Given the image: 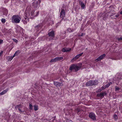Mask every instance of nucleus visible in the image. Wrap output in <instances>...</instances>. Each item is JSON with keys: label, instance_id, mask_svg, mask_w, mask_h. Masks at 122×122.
<instances>
[{"label": "nucleus", "instance_id": "20", "mask_svg": "<svg viewBox=\"0 0 122 122\" xmlns=\"http://www.w3.org/2000/svg\"><path fill=\"white\" fill-rule=\"evenodd\" d=\"M56 58L57 61H59L61 60H62L63 58V57H56Z\"/></svg>", "mask_w": 122, "mask_h": 122}, {"label": "nucleus", "instance_id": "25", "mask_svg": "<svg viewBox=\"0 0 122 122\" xmlns=\"http://www.w3.org/2000/svg\"><path fill=\"white\" fill-rule=\"evenodd\" d=\"M111 84V82L109 83L108 84L105 85V87H109L110 85V84Z\"/></svg>", "mask_w": 122, "mask_h": 122}, {"label": "nucleus", "instance_id": "14", "mask_svg": "<svg viewBox=\"0 0 122 122\" xmlns=\"http://www.w3.org/2000/svg\"><path fill=\"white\" fill-rule=\"evenodd\" d=\"M71 49L70 48H64L62 49V51L64 52H67L70 51Z\"/></svg>", "mask_w": 122, "mask_h": 122}, {"label": "nucleus", "instance_id": "28", "mask_svg": "<svg viewBox=\"0 0 122 122\" xmlns=\"http://www.w3.org/2000/svg\"><path fill=\"white\" fill-rule=\"evenodd\" d=\"M120 88L117 87V86H116L115 87V91H119L120 90Z\"/></svg>", "mask_w": 122, "mask_h": 122}, {"label": "nucleus", "instance_id": "34", "mask_svg": "<svg viewBox=\"0 0 122 122\" xmlns=\"http://www.w3.org/2000/svg\"><path fill=\"white\" fill-rule=\"evenodd\" d=\"M3 53V51H1L0 53V57L2 55Z\"/></svg>", "mask_w": 122, "mask_h": 122}, {"label": "nucleus", "instance_id": "11", "mask_svg": "<svg viewBox=\"0 0 122 122\" xmlns=\"http://www.w3.org/2000/svg\"><path fill=\"white\" fill-rule=\"evenodd\" d=\"M106 55L105 54H103L100 56L98 58L96 59L95 60L97 61H99L102 59Z\"/></svg>", "mask_w": 122, "mask_h": 122}, {"label": "nucleus", "instance_id": "10", "mask_svg": "<svg viewBox=\"0 0 122 122\" xmlns=\"http://www.w3.org/2000/svg\"><path fill=\"white\" fill-rule=\"evenodd\" d=\"M22 108V106L20 105H18L16 106L15 107V109L17 110L18 109L19 111H20V113H21L22 112H24V111H22L20 108Z\"/></svg>", "mask_w": 122, "mask_h": 122}, {"label": "nucleus", "instance_id": "8", "mask_svg": "<svg viewBox=\"0 0 122 122\" xmlns=\"http://www.w3.org/2000/svg\"><path fill=\"white\" fill-rule=\"evenodd\" d=\"M106 95V93L105 92H101L99 94H98L97 95V97H100V98H103L105 95Z\"/></svg>", "mask_w": 122, "mask_h": 122}, {"label": "nucleus", "instance_id": "1", "mask_svg": "<svg viewBox=\"0 0 122 122\" xmlns=\"http://www.w3.org/2000/svg\"><path fill=\"white\" fill-rule=\"evenodd\" d=\"M12 22L13 23L14 22L16 23H19L21 19L20 16L18 15H13L12 17Z\"/></svg>", "mask_w": 122, "mask_h": 122}, {"label": "nucleus", "instance_id": "5", "mask_svg": "<svg viewBox=\"0 0 122 122\" xmlns=\"http://www.w3.org/2000/svg\"><path fill=\"white\" fill-rule=\"evenodd\" d=\"M107 17V16L105 13L100 14L98 16V18L101 20H105Z\"/></svg>", "mask_w": 122, "mask_h": 122}, {"label": "nucleus", "instance_id": "37", "mask_svg": "<svg viewBox=\"0 0 122 122\" xmlns=\"http://www.w3.org/2000/svg\"><path fill=\"white\" fill-rule=\"evenodd\" d=\"M60 24V23H57L56 25V27H57L58 25H59Z\"/></svg>", "mask_w": 122, "mask_h": 122}, {"label": "nucleus", "instance_id": "42", "mask_svg": "<svg viewBox=\"0 0 122 122\" xmlns=\"http://www.w3.org/2000/svg\"><path fill=\"white\" fill-rule=\"evenodd\" d=\"M16 56V55L15 54H14V55L12 57H13V58Z\"/></svg>", "mask_w": 122, "mask_h": 122}, {"label": "nucleus", "instance_id": "4", "mask_svg": "<svg viewBox=\"0 0 122 122\" xmlns=\"http://www.w3.org/2000/svg\"><path fill=\"white\" fill-rule=\"evenodd\" d=\"M41 1V0H38V1H35L32 3V6L34 8L36 9L38 7V5L40 4Z\"/></svg>", "mask_w": 122, "mask_h": 122}, {"label": "nucleus", "instance_id": "13", "mask_svg": "<svg viewBox=\"0 0 122 122\" xmlns=\"http://www.w3.org/2000/svg\"><path fill=\"white\" fill-rule=\"evenodd\" d=\"M53 83L54 85L56 86H62L63 85V84L59 82L56 81H54Z\"/></svg>", "mask_w": 122, "mask_h": 122}, {"label": "nucleus", "instance_id": "19", "mask_svg": "<svg viewBox=\"0 0 122 122\" xmlns=\"http://www.w3.org/2000/svg\"><path fill=\"white\" fill-rule=\"evenodd\" d=\"M56 61H57V60L56 58V57L55 58L51 59L50 61V62H55Z\"/></svg>", "mask_w": 122, "mask_h": 122}, {"label": "nucleus", "instance_id": "21", "mask_svg": "<svg viewBox=\"0 0 122 122\" xmlns=\"http://www.w3.org/2000/svg\"><path fill=\"white\" fill-rule=\"evenodd\" d=\"M67 30L68 32L70 33L72 32L73 31V30L70 28H68Z\"/></svg>", "mask_w": 122, "mask_h": 122}, {"label": "nucleus", "instance_id": "38", "mask_svg": "<svg viewBox=\"0 0 122 122\" xmlns=\"http://www.w3.org/2000/svg\"><path fill=\"white\" fill-rule=\"evenodd\" d=\"M3 40H0V44L2 43L3 42Z\"/></svg>", "mask_w": 122, "mask_h": 122}, {"label": "nucleus", "instance_id": "30", "mask_svg": "<svg viewBox=\"0 0 122 122\" xmlns=\"http://www.w3.org/2000/svg\"><path fill=\"white\" fill-rule=\"evenodd\" d=\"M18 28L19 30V29L20 30H19V31L20 32L21 31V30H23V29L22 28H21L20 26H19V27H18Z\"/></svg>", "mask_w": 122, "mask_h": 122}, {"label": "nucleus", "instance_id": "22", "mask_svg": "<svg viewBox=\"0 0 122 122\" xmlns=\"http://www.w3.org/2000/svg\"><path fill=\"white\" fill-rule=\"evenodd\" d=\"M113 117L114 119L115 120H117L118 118L116 114H114L113 116Z\"/></svg>", "mask_w": 122, "mask_h": 122}, {"label": "nucleus", "instance_id": "18", "mask_svg": "<svg viewBox=\"0 0 122 122\" xmlns=\"http://www.w3.org/2000/svg\"><path fill=\"white\" fill-rule=\"evenodd\" d=\"M8 90V89H7L5 90L4 91H3L2 92L0 93V95H3V94H5L6 93V92Z\"/></svg>", "mask_w": 122, "mask_h": 122}, {"label": "nucleus", "instance_id": "7", "mask_svg": "<svg viewBox=\"0 0 122 122\" xmlns=\"http://www.w3.org/2000/svg\"><path fill=\"white\" fill-rule=\"evenodd\" d=\"M60 17L62 18L61 20H63L64 17L65 16V10L64 9H62L60 13Z\"/></svg>", "mask_w": 122, "mask_h": 122}, {"label": "nucleus", "instance_id": "41", "mask_svg": "<svg viewBox=\"0 0 122 122\" xmlns=\"http://www.w3.org/2000/svg\"><path fill=\"white\" fill-rule=\"evenodd\" d=\"M39 14V12H37V14H36V16H37Z\"/></svg>", "mask_w": 122, "mask_h": 122}, {"label": "nucleus", "instance_id": "15", "mask_svg": "<svg viewBox=\"0 0 122 122\" xmlns=\"http://www.w3.org/2000/svg\"><path fill=\"white\" fill-rule=\"evenodd\" d=\"M49 36L51 37V39H52L54 36V32L52 31L48 33Z\"/></svg>", "mask_w": 122, "mask_h": 122}, {"label": "nucleus", "instance_id": "44", "mask_svg": "<svg viewBox=\"0 0 122 122\" xmlns=\"http://www.w3.org/2000/svg\"><path fill=\"white\" fill-rule=\"evenodd\" d=\"M120 14H121L122 15V11L120 12Z\"/></svg>", "mask_w": 122, "mask_h": 122}, {"label": "nucleus", "instance_id": "31", "mask_svg": "<svg viewBox=\"0 0 122 122\" xmlns=\"http://www.w3.org/2000/svg\"><path fill=\"white\" fill-rule=\"evenodd\" d=\"M13 59V57H12V56L10 57L9 58L8 60L9 61H10Z\"/></svg>", "mask_w": 122, "mask_h": 122}, {"label": "nucleus", "instance_id": "3", "mask_svg": "<svg viewBox=\"0 0 122 122\" xmlns=\"http://www.w3.org/2000/svg\"><path fill=\"white\" fill-rule=\"evenodd\" d=\"M98 83L97 81V80H91L87 82L86 85L87 86H89L93 85H95Z\"/></svg>", "mask_w": 122, "mask_h": 122}, {"label": "nucleus", "instance_id": "24", "mask_svg": "<svg viewBox=\"0 0 122 122\" xmlns=\"http://www.w3.org/2000/svg\"><path fill=\"white\" fill-rule=\"evenodd\" d=\"M27 19V18H26V19L25 18V20H23V23L25 24H26L27 23V22L26 21V20ZM27 19L28 20V19Z\"/></svg>", "mask_w": 122, "mask_h": 122}, {"label": "nucleus", "instance_id": "29", "mask_svg": "<svg viewBox=\"0 0 122 122\" xmlns=\"http://www.w3.org/2000/svg\"><path fill=\"white\" fill-rule=\"evenodd\" d=\"M32 106L31 104H29V109L30 110H32Z\"/></svg>", "mask_w": 122, "mask_h": 122}, {"label": "nucleus", "instance_id": "43", "mask_svg": "<svg viewBox=\"0 0 122 122\" xmlns=\"http://www.w3.org/2000/svg\"><path fill=\"white\" fill-rule=\"evenodd\" d=\"M118 16V15H115V17H117Z\"/></svg>", "mask_w": 122, "mask_h": 122}, {"label": "nucleus", "instance_id": "12", "mask_svg": "<svg viewBox=\"0 0 122 122\" xmlns=\"http://www.w3.org/2000/svg\"><path fill=\"white\" fill-rule=\"evenodd\" d=\"M83 54V53H82L81 54H78L76 55L75 57L73 58L72 60V61H75L79 58L80 56H81Z\"/></svg>", "mask_w": 122, "mask_h": 122}, {"label": "nucleus", "instance_id": "26", "mask_svg": "<svg viewBox=\"0 0 122 122\" xmlns=\"http://www.w3.org/2000/svg\"><path fill=\"white\" fill-rule=\"evenodd\" d=\"M38 109V107L37 106L35 105L34 106V110L35 111H36Z\"/></svg>", "mask_w": 122, "mask_h": 122}, {"label": "nucleus", "instance_id": "23", "mask_svg": "<svg viewBox=\"0 0 122 122\" xmlns=\"http://www.w3.org/2000/svg\"><path fill=\"white\" fill-rule=\"evenodd\" d=\"M20 51H16L15 53V54L16 55H17L20 53Z\"/></svg>", "mask_w": 122, "mask_h": 122}, {"label": "nucleus", "instance_id": "27", "mask_svg": "<svg viewBox=\"0 0 122 122\" xmlns=\"http://www.w3.org/2000/svg\"><path fill=\"white\" fill-rule=\"evenodd\" d=\"M1 21L3 23H4L6 21V20L4 18H2L1 19Z\"/></svg>", "mask_w": 122, "mask_h": 122}, {"label": "nucleus", "instance_id": "35", "mask_svg": "<svg viewBox=\"0 0 122 122\" xmlns=\"http://www.w3.org/2000/svg\"><path fill=\"white\" fill-rule=\"evenodd\" d=\"M84 35H85V34L84 33H82L81 35H78V36H82Z\"/></svg>", "mask_w": 122, "mask_h": 122}, {"label": "nucleus", "instance_id": "17", "mask_svg": "<svg viewBox=\"0 0 122 122\" xmlns=\"http://www.w3.org/2000/svg\"><path fill=\"white\" fill-rule=\"evenodd\" d=\"M79 3L80 5L81 8L82 9H84L85 7L84 3L82 2L81 0L79 1Z\"/></svg>", "mask_w": 122, "mask_h": 122}, {"label": "nucleus", "instance_id": "2", "mask_svg": "<svg viewBox=\"0 0 122 122\" xmlns=\"http://www.w3.org/2000/svg\"><path fill=\"white\" fill-rule=\"evenodd\" d=\"M81 67V66H79L76 64H73L70 67L69 70L72 71V70H74L75 71L77 72L80 69Z\"/></svg>", "mask_w": 122, "mask_h": 122}, {"label": "nucleus", "instance_id": "32", "mask_svg": "<svg viewBox=\"0 0 122 122\" xmlns=\"http://www.w3.org/2000/svg\"><path fill=\"white\" fill-rule=\"evenodd\" d=\"M13 40L16 43H17L18 42V40L15 39H13Z\"/></svg>", "mask_w": 122, "mask_h": 122}, {"label": "nucleus", "instance_id": "45", "mask_svg": "<svg viewBox=\"0 0 122 122\" xmlns=\"http://www.w3.org/2000/svg\"><path fill=\"white\" fill-rule=\"evenodd\" d=\"M39 26V25H37L36 26V27H38Z\"/></svg>", "mask_w": 122, "mask_h": 122}, {"label": "nucleus", "instance_id": "33", "mask_svg": "<svg viewBox=\"0 0 122 122\" xmlns=\"http://www.w3.org/2000/svg\"><path fill=\"white\" fill-rule=\"evenodd\" d=\"M66 122H72V121L69 119H67L66 120Z\"/></svg>", "mask_w": 122, "mask_h": 122}, {"label": "nucleus", "instance_id": "39", "mask_svg": "<svg viewBox=\"0 0 122 122\" xmlns=\"http://www.w3.org/2000/svg\"><path fill=\"white\" fill-rule=\"evenodd\" d=\"M102 89H99L98 90V91L99 92H100L102 91Z\"/></svg>", "mask_w": 122, "mask_h": 122}, {"label": "nucleus", "instance_id": "36", "mask_svg": "<svg viewBox=\"0 0 122 122\" xmlns=\"http://www.w3.org/2000/svg\"><path fill=\"white\" fill-rule=\"evenodd\" d=\"M118 40H122V37H120L118 38Z\"/></svg>", "mask_w": 122, "mask_h": 122}, {"label": "nucleus", "instance_id": "40", "mask_svg": "<svg viewBox=\"0 0 122 122\" xmlns=\"http://www.w3.org/2000/svg\"><path fill=\"white\" fill-rule=\"evenodd\" d=\"M106 88V87H104L102 86L101 88H102V90H103V89H105V88Z\"/></svg>", "mask_w": 122, "mask_h": 122}, {"label": "nucleus", "instance_id": "6", "mask_svg": "<svg viewBox=\"0 0 122 122\" xmlns=\"http://www.w3.org/2000/svg\"><path fill=\"white\" fill-rule=\"evenodd\" d=\"M89 117L93 120H96V117L95 114L93 112L90 113L89 115Z\"/></svg>", "mask_w": 122, "mask_h": 122}, {"label": "nucleus", "instance_id": "16", "mask_svg": "<svg viewBox=\"0 0 122 122\" xmlns=\"http://www.w3.org/2000/svg\"><path fill=\"white\" fill-rule=\"evenodd\" d=\"M11 30L10 29L8 30L7 29H5L4 30V32L5 34L9 35L11 34Z\"/></svg>", "mask_w": 122, "mask_h": 122}, {"label": "nucleus", "instance_id": "9", "mask_svg": "<svg viewBox=\"0 0 122 122\" xmlns=\"http://www.w3.org/2000/svg\"><path fill=\"white\" fill-rule=\"evenodd\" d=\"M35 13V11L33 10L31 11V14H29V13H28V14H26V13H25L26 16L28 18H31V16H34V13Z\"/></svg>", "mask_w": 122, "mask_h": 122}]
</instances>
